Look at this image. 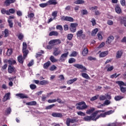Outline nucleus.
I'll return each mask as SVG.
<instances>
[{
    "label": "nucleus",
    "mask_w": 126,
    "mask_h": 126,
    "mask_svg": "<svg viewBox=\"0 0 126 126\" xmlns=\"http://www.w3.org/2000/svg\"><path fill=\"white\" fill-rule=\"evenodd\" d=\"M101 112H102V113H104L105 112V110L96 111L92 114V116H87L84 117L83 120L86 122H90V121H96L95 118H96L97 115H98V114H100Z\"/></svg>",
    "instance_id": "1"
},
{
    "label": "nucleus",
    "mask_w": 126,
    "mask_h": 126,
    "mask_svg": "<svg viewBox=\"0 0 126 126\" xmlns=\"http://www.w3.org/2000/svg\"><path fill=\"white\" fill-rule=\"evenodd\" d=\"M76 105L78 106L76 107L78 110H85V109H87V105L84 101L79 102Z\"/></svg>",
    "instance_id": "2"
},
{
    "label": "nucleus",
    "mask_w": 126,
    "mask_h": 126,
    "mask_svg": "<svg viewBox=\"0 0 126 126\" xmlns=\"http://www.w3.org/2000/svg\"><path fill=\"white\" fill-rule=\"evenodd\" d=\"M26 49H27V44L25 42H23V53L24 54V55H23L24 59H25V58H26L27 55H28V53H29V51H28Z\"/></svg>",
    "instance_id": "3"
},
{
    "label": "nucleus",
    "mask_w": 126,
    "mask_h": 126,
    "mask_svg": "<svg viewBox=\"0 0 126 126\" xmlns=\"http://www.w3.org/2000/svg\"><path fill=\"white\" fill-rule=\"evenodd\" d=\"M78 26V24L75 23H71L69 29L71 31V32H72L73 33H74V32H76V27Z\"/></svg>",
    "instance_id": "4"
},
{
    "label": "nucleus",
    "mask_w": 126,
    "mask_h": 126,
    "mask_svg": "<svg viewBox=\"0 0 126 126\" xmlns=\"http://www.w3.org/2000/svg\"><path fill=\"white\" fill-rule=\"evenodd\" d=\"M61 20L64 21H69L70 22H73L74 20L71 17L63 16L61 18Z\"/></svg>",
    "instance_id": "5"
},
{
    "label": "nucleus",
    "mask_w": 126,
    "mask_h": 126,
    "mask_svg": "<svg viewBox=\"0 0 126 126\" xmlns=\"http://www.w3.org/2000/svg\"><path fill=\"white\" fill-rule=\"evenodd\" d=\"M74 123H76V120L74 119H69L67 118L66 121V124L67 126H69V124H74Z\"/></svg>",
    "instance_id": "6"
},
{
    "label": "nucleus",
    "mask_w": 126,
    "mask_h": 126,
    "mask_svg": "<svg viewBox=\"0 0 126 126\" xmlns=\"http://www.w3.org/2000/svg\"><path fill=\"white\" fill-rule=\"evenodd\" d=\"M73 66H74V67H76L77 68L82 69V71H81L82 72L86 70V68L80 64H75L73 65Z\"/></svg>",
    "instance_id": "7"
},
{
    "label": "nucleus",
    "mask_w": 126,
    "mask_h": 126,
    "mask_svg": "<svg viewBox=\"0 0 126 126\" xmlns=\"http://www.w3.org/2000/svg\"><path fill=\"white\" fill-rule=\"evenodd\" d=\"M76 35L79 38H85V34L83 33V31L82 30L78 31Z\"/></svg>",
    "instance_id": "8"
},
{
    "label": "nucleus",
    "mask_w": 126,
    "mask_h": 126,
    "mask_svg": "<svg viewBox=\"0 0 126 126\" xmlns=\"http://www.w3.org/2000/svg\"><path fill=\"white\" fill-rule=\"evenodd\" d=\"M114 37L113 35H110L108 36L107 39L106 44H107V45H109L111 44L114 40Z\"/></svg>",
    "instance_id": "9"
},
{
    "label": "nucleus",
    "mask_w": 126,
    "mask_h": 126,
    "mask_svg": "<svg viewBox=\"0 0 126 126\" xmlns=\"http://www.w3.org/2000/svg\"><path fill=\"white\" fill-rule=\"evenodd\" d=\"M67 56H68V52H67L66 53L62 54L60 58L61 62H64L65 59H66V58L67 57Z\"/></svg>",
    "instance_id": "10"
},
{
    "label": "nucleus",
    "mask_w": 126,
    "mask_h": 126,
    "mask_svg": "<svg viewBox=\"0 0 126 126\" xmlns=\"http://www.w3.org/2000/svg\"><path fill=\"white\" fill-rule=\"evenodd\" d=\"M10 99V93H8L5 94L4 97L2 99L3 102H5V101H7V100H9Z\"/></svg>",
    "instance_id": "11"
},
{
    "label": "nucleus",
    "mask_w": 126,
    "mask_h": 126,
    "mask_svg": "<svg viewBox=\"0 0 126 126\" xmlns=\"http://www.w3.org/2000/svg\"><path fill=\"white\" fill-rule=\"evenodd\" d=\"M16 96L18 97H20L21 99H24V98L27 99V98H28V96H27V95L24 94H16Z\"/></svg>",
    "instance_id": "12"
},
{
    "label": "nucleus",
    "mask_w": 126,
    "mask_h": 126,
    "mask_svg": "<svg viewBox=\"0 0 126 126\" xmlns=\"http://www.w3.org/2000/svg\"><path fill=\"white\" fill-rule=\"evenodd\" d=\"M123 50H119L116 53V59H121L123 56Z\"/></svg>",
    "instance_id": "13"
},
{
    "label": "nucleus",
    "mask_w": 126,
    "mask_h": 126,
    "mask_svg": "<svg viewBox=\"0 0 126 126\" xmlns=\"http://www.w3.org/2000/svg\"><path fill=\"white\" fill-rule=\"evenodd\" d=\"M47 3L49 5H56V4H58V1H57V0H49L47 1Z\"/></svg>",
    "instance_id": "14"
},
{
    "label": "nucleus",
    "mask_w": 126,
    "mask_h": 126,
    "mask_svg": "<svg viewBox=\"0 0 126 126\" xmlns=\"http://www.w3.org/2000/svg\"><path fill=\"white\" fill-rule=\"evenodd\" d=\"M52 116L54 118H63V114L60 113H53L52 114Z\"/></svg>",
    "instance_id": "15"
},
{
    "label": "nucleus",
    "mask_w": 126,
    "mask_h": 126,
    "mask_svg": "<svg viewBox=\"0 0 126 126\" xmlns=\"http://www.w3.org/2000/svg\"><path fill=\"white\" fill-rule=\"evenodd\" d=\"M94 111H95V108L91 107L90 109H88L86 111V114H87L88 115H91V114H93Z\"/></svg>",
    "instance_id": "16"
},
{
    "label": "nucleus",
    "mask_w": 126,
    "mask_h": 126,
    "mask_svg": "<svg viewBox=\"0 0 126 126\" xmlns=\"http://www.w3.org/2000/svg\"><path fill=\"white\" fill-rule=\"evenodd\" d=\"M77 80V78H75L74 79L69 80L67 81V84H68V85H70L71 84L74 83V82H75V81Z\"/></svg>",
    "instance_id": "17"
},
{
    "label": "nucleus",
    "mask_w": 126,
    "mask_h": 126,
    "mask_svg": "<svg viewBox=\"0 0 126 126\" xmlns=\"http://www.w3.org/2000/svg\"><path fill=\"white\" fill-rule=\"evenodd\" d=\"M15 1V0H6L4 3L6 6H8L10 3H13Z\"/></svg>",
    "instance_id": "18"
},
{
    "label": "nucleus",
    "mask_w": 126,
    "mask_h": 126,
    "mask_svg": "<svg viewBox=\"0 0 126 126\" xmlns=\"http://www.w3.org/2000/svg\"><path fill=\"white\" fill-rule=\"evenodd\" d=\"M109 54V52L108 51H104L100 53L99 57L100 58H104L106 57L108 54Z\"/></svg>",
    "instance_id": "19"
},
{
    "label": "nucleus",
    "mask_w": 126,
    "mask_h": 126,
    "mask_svg": "<svg viewBox=\"0 0 126 126\" xmlns=\"http://www.w3.org/2000/svg\"><path fill=\"white\" fill-rule=\"evenodd\" d=\"M106 117V113H101L100 114L98 115H96V116L95 117V121H97V120H98V119H99V118H105Z\"/></svg>",
    "instance_id": "20"
},
{
    "label": "nucleus",
    "mask_w": 126,
    "mask_h": 126,
    "mask_svg": "<svg viewBox=\"0 0 126 126\" xmlns=\"http://www.w3.org/2000/svg\"><path fill=\"white\" fill-rule=\"evenodd\" d=\"M82 54L83 56H84V57H85V56H87V54H88V49L87 48V47L84 48Z\"/></svg>",
    "instance_id": "21"
},
{
    "label": "nucleus",
    "mask_w": 126,
    "mask_h": 126,
    "mask_svg": "<svg viewBox=\"0 0 126 126\" xmlns=\"http://www.w3.org/2000/svg\"><path fill=\"white\" fill-rule=\"evenodd\" d=\"M75 4H83L85 3V1L84 0H77L74 2Z\"/></svg>",
    "instance_id": "22"
},
{
    "label": "nucleus",
    "mask_w": 126,
    "mask_h": 126,
    "mask_svg": "<svg viewBox=\"0 0 126 126\" xmlns=\"http://www.w3.org/2000/svg\"><path fill=\"white\" fill-rule=\"evenodd\" d=\"M115 11L117 12V13H118V14H120V13H122V9H121V7L119 6H116L115 7Z\"/></svg>",
    "instance_id": "23"
},
{
    "label": "nucleus",
    "mask_w": 126,
    "mask_h": 126,
    "mask_svg": "<svg viewBox=\"0 0 126 126\" xmlns=\"http://www.w3.org/2000/svg\"><path fill=\"white\" fill-rule=\"evenodd\" d=\"M26 105H28V106H35V105H37V102L33 101L30 102H27L26 103Z\"/></svg>",
    "instance_id": "24"
},
{
    "label": "nucleus",
    "mask_w": 126,
    "mask_h": 126,
    "mask_svg": "<svg viewBox=\"0 0 126 126\" xmlns=\"http://www.w3.org/2000/svg\"><path fill=\"white\" fill-rule=\"evenodd\" d=\"M8 72L9 73H12V72H14V68L11 66V65H9L8 68Z\"/></svg>",
    "instance_id": "25"
},
{
    "label": "nucleus",
    "mask_w": 126,
    "mask_h": 126,
    "mask_svg": "<svg viewBox=\"0 0 126 126\" xmlns=\"http://www.w3.org/2000/svg\"><path fill=\"white\" fill-rule=\"evenodd\" d=\"M8 63L9 64V65H11L12 64H15L16 63V61L13 59H10L8 61Z\"/></svg>",
    "instance_id": "26"
},
{
    "label": "nucleus",
    "mask_w": 126,
    "mask_h": 126,
    "mask_svg": "<svg viewBox=\"0 0 126 126\" xmlns=\"http://www.w3.org/2000/svg\"><path fill=\"white\" fill-rule=\"evenodd\" d=\"M58 35H59V32L56 31H52L49 34V36H58Z\"/></svg>",
    "instance_id": "27"
},
{
    "label": "nucleus",
    "mask_w": 126,
    "mask_h": 126,
    "mask_svg": "<svg viewBox=\"0 0 126 126\" xmlns=\"http://www.w3.org/2000/svg\"><path fill=\"white\" fill-rule=\"evenodd\" d=\"M116 83L118 84L120 88L122 87V86H125V85H126V84L124 83V82L121 81H116Z\"/></svg>",
    "instance_id": "28"
},
{
    "label": "nucleus",
    "mask_w": 126,
    "mask_h": 126,
    "mask_svg": "<svg viewBox=\"0 0 126 126\" xmlns=\"http://www.w3.org/2000/svg\"><path fill=\"white\" fill-rule=\"evenodd\" d=\"M102 35H103V32H99L97 33V37L99 40H100V41L101 40H103V36H102Z\"/></svg>",
    "instance_id": "29"
},
{
    "label": "nucleus",
    "mask_w": 126,
    "mask_h": 126,
    "mask_svg": "<svg viewBox=\"0 0 126 126\" xmlns=\"http://www.w3.org/2000/svg\"><path fill=\"white\" fill-rule=\"evenodd\" d=\"M8 12L9 13L8 15H9L10 14H14L15 13V9L10 8L8 10Z\"/></svg>",
    "instance_id": "30"
},
{
    "label": "nucleus",
    "mask_w": 126,
    "mask_h": 126,
    "mask_svg": "<svg viewBox=\"0 0 126 126\" xmlns=\"http://www.w3.org/2000/svg\"><path fill=\"white\" fill-rule=\"evenodd\" d=\"M82 77H84V78H85L86 79H90V77L86 73H82Z\"/></svg>",
    "instance_id": "31"
},
{
    "label": "nucleus",
    "mask_w": 126,
    "mask_h": 126,
    "mask_svg": "<svg viewBox=\"0 0 126 126\" xmlns=\"http://www.w3.org/2000/svg\"><path fill=\"white\" fill-rule=\"evenodd\" d=\"M50 64H51V62H50V61L46 62L43 65L44 68H45V69L48 68V67L50 66Z\"/></svg>",
    "instance_id": "32"
},
{
    "label": "nucleus",
    "mask_w": 126,
    "mask_h": 126,
    "mask_svg": "<svg viewBox=\"0 0 126 126\" xmlns=\"http://www.w3.org/2000/svg\"><path fill=\"white\" fill-rule=\"evenodd\" d=\"M1 13H2V14H6V15H8V14H9V13L8 12V10H6L4 8H2L1 10Z\"/></svg>",
    "instance_id": "33"
},
{
    "label": "nucleus",
    "mask_w": 126,
    "mask_h": 126,
    "mask_svg": "<svg viewBox=\"0 0 126 126\" xmlns=\"http://www.w3.org/2000/svg\"><path fill=\"white\" fill-rule=\"evenodd\" d=\"M98 31H99V30L97 28L94 29L92 32V36H95L96 34H97V32H98Z\"/></svg>",
    "instance_id": "34"
},
{
    "label": "nucleus",
    "mask_w": 126,
    "mask_h": 126,
    "mask_svg": "<svg viewBox=\"0 0 126 126\" xmlns=\"http://www.w3.org/2000/svg\"><path fill=\"white\" fill-rule=\"evenodd\" d=\"M50 61L52 62V63H57L58 62V60H57L53 56H51L50 58Z\"/></svg>",
    "instance_id": "35"
},
{
    "label": "nucleus",
    "mask_w": 126,
    "mask_h": 126,
    "mask_svg": "<svg viewBox=\"0 0 126 126\" xmlns=\"http://www.w3.org/2000/svg\"><path fill=\"white\" fill-rule=\"evenodd\" d=\"M40 85H46V84H49V81L46 80H42L39 82Z\"/></svg>",
    "instance_id": "36"
},
{
    "label": "nucleus",
    "mask_w": 126,
    "mask_h": 126,
    "mask_svg": "<svg viewBox=\"0 0 126 126\" xmlns=\"http://www.w3.org/2000/svg\"><path fill=\"white\" fill-rule=\"evenodd\" d=\"M23 58L22 55H20L18 57V61L20 63H23Z\"/></svg>",
    "instance_id": "37"
},
{
    "label": "nucleus",
    "mask_w": 126,
    "mask_h": 126,
    "mask_svg": "<svg viewBox=\"0 0 126 126\" xmlns=\"http://www.w3.org/2000/svg\"><path fill=\"white\" fill-rule=\"evenodd\" d=\"M124 97L121 95H117L115 97L114 99L116 101H120V100H122Z\"/></svg>",
    "instance_id": "38"
},
{
    "label": "nucleus",
    "mask_w": 126,
    "mask_h": 126,
    "mask_svg": "<svg viewBox=\"0 0 126 126\" xmlns=\"http://www.w3.org/2000/svg\"><path fill=\"white\" fill-rule=\"evenodd\" d=\"M99 98V94H96L94 96H93L91 99L90 101H95V100H97V99Z\"/></svg>",
    "instance_id": "39"
},
{
    "label": "nucleus",
    "mask_w": 126,
    "mask_h": 126,
    "mask_svg": "<svg viewBox=\"0 0 126 126\" xmlns=\"http://www.w3.org/2000/svg\"><path fill=\"white\" fill-rule=\"evenodd\" d=\"M103 104H101V106H105V105L108 106V105H110V104H111V101L109 100H106Z\"/></svg>",
    "instance_id": "40"
},
{
    "label": "nucleus",
    "mask_w": 126,
    "mask_h": 126,
    "mask_svg": "<svg viewBox=\"0 0 126 126\" xmlns=\"http://www.w3.org/2000/svg\"><path fill=\"white\" fill-rule=\"evenodd\" d=\"M48 5H49L48 2H47L46 3L39 4V6L42 8L46 7V6H48Z\"/></svg>",
    "instance_id": "41"
},
{
    "label": "nucleus",
    "mask_w": 126,
    "mask_h": 126,
    "mask_svg": "<svg viewBox=\"0 0 126 126\" xmlns=\"http://www.w3.org/2000/svg\"><path fill=\"white\" fill-rule=\"evenodd\" d=\"M7 22L10 28H12V27H13V23L12 22V20H7Z\"/></svg>",
    "instance_id": "42"
},
{
    "label": "nucleus",
    "mask_w": 126,
    "mask_h": 126,
    "mask_svg": "<svg viewBox=\"0 0 126 126\" xmlns=\"http://www.w3.org/2000/svg\"><path fill=\"white\" fill-rule=\"evenodd\" d=\"M4 37H8V35H9V32H8V30L7 29H5L4 31Z\"/></svg>",
    "instance_id": "43"
},
{
    "label": "nucleus",
    "mask_w": 126,
    "mask_h": 126,
    "mask_svg": "<svg viewBox=\"0 0 126 126\" xmlns=\"http://www.w3.org/2000/svg\"><path fill=\"white\" fill-rule=\"evenodd\" d=\"M57 14H58V11H55L52 12V16H53L54 19H56Z\"/></svg>",
    "instance_id": "44"
},
{
    "label": "nucleus",
    "mask_w": 126,
    "mask_h": 126,
    "mask_svg": "<svg viewBox=\"0 0 126 126\" xmlns=\"http://www.w3.org/2000/svg\"><path fill=\"white\" fill-rule=\"evenodd\" d=\"M55 39H52L49 42V44L52 46H55L56 45Z\"/></svg>",
    "instance_id": "45"
},
{
    "label": "nucleus",
    "mask_w": 126,
    "mask_h": 126,
    "mask_svg": "<svg viewBox=\"0 0 126 126\" xmlns=\"http://www.w3.org/2000/svg\"><path fill=\"white\" fill-rule=\"evenodd\" d=\"M90 10H92V11H93V10H97L98 9V6H94L90 7Z\"/></svg>",
    "instance_id": "46"
},
{
    "label": "nucleus",
    "mask_w": 126,
    "mask_h": 126,
    "mask_svg": "<svg viewBox=\"0 0 126 126\" xmlns=\"http://www.w3.org/2000/svg\"><path fill=\"white\" fill-rule=\"evenodd\" d=\"M30 87L31 89H32V90H34V89H36V88H37V86L34 84H31L30 85Z\"/></svg>",
    "instance_id": "47"
},
{
    "label": "nucleus",
    "mask_w": 126,
    "mask_h": 126,
    "mask_svg": "<svg viewBox=\"0 0 126 126\" xmlns=\"http://www.w3.org/2000/svg\"><path fill=\"white\" fill-rule=\"evenodd\" d=\"M68 63H75V59L74 58H70Z\"/></svg>",
    "instance_id": "48"
},
{
    "label": "nucleus",
    "mask_w": 126,
    "mask_h": 126,
    "mask_svg": "<svg viewBox=\"0 0 126 126\" xmlns=\"http://www.w3.org/2000/svg\"><path fill=\"white\" fill-rule=\"evenodd\" d=\"M77 56V52L76 51H73L72 52V54L70 55V57H76Z\"/></svg>",
    "instance_id": "49"
},
{
    "label": "nucleus",
    "mask_w": 126,
    "mask_h": 126,
    "mask_svg": "<svg viewBox=\"0 0 126 126\" xmlns=\"http://www.w3.org/2000/svg\"><path fill=\"white\" fill-rule=\"evenodd\" d=\"M12 54V50L11 49H8V50L7 51V55L11 56Z\"/></svg>",
    "instance_id": "50"
},
{
    "label": "nucleus",
    "mask_w": 126,
    "mask_h": 126,
    "mask_svg": "<svg viewBox=\"0 0 126 126\" xmlns=\"http://www.w3.org/2000/svg\"><path fill=\"white\" fill-rule=\"evenodd\" d=\"M106 99H107V97H106V96L100 95L99 96V99L100 100V101H104V100H106Z\"/></svg>",
    "instance_id": "51"
},
{
    "label": "nucleus",
    "mask_w": 126,
    "mask_h": 126,
    "mask_svg": "<svg viewBox=\"0 0 126 126\" xmlns=\"http://www.w3.org/2000/svg\"><path fill=\"white\" fill-rule=\"evenodd\" d=\"M56 69H57V66H56V65H53L50 68V70H51V71H53Z\"/></svg>",
    "instance_id": "52"
},
{
    "label": "nucleus",
    "mask_w": 126,
    "mask_h": 126,
    "mask_svg": "<svg viewBox=\"0 0 126 126\" xmlns=\"http://www.w3.org/2000/svg\"><path fill=\"white\" fill-rule=\"evenodd\" d=\"M23 37H24V36L21 33H19L18 35V37L19 39V40H22V39H23Z\"/></svg>",
    "instance_id": "53"
},
{
    "label": "nucleus",
    "mask_w": 126,
    "mask_h": 126,
    "mask_svg": "<svg viewBox=\"0 0 126 126\" xmlns=\"http://www.w3.org/2000/svg\"><path fill=\"white\" fill-rule=\"evenodd\" d=\"M34 16L35 15L33 13L28 14V17L29 18H30V19L33 18Z\"/></svg>",
    "instance_id": "54"
},
{
    "label": "nucleus",
    "mask_w": 126,
    "mask_h": 126,
    "mask_svg": "<svg viewBox=\"0 0 126 126\" xmlns=\"http://www.w3.org/2000/svg\"><path fill=\"white\" fill-rule=\"evenodd\" d=\"M120 76V74L117 75V73H115L114 74L111 75L110 76V78H117V77H118V76Z\"/></svg>",
    "instance_id": "55"
},
{
    "label": "nucleus",
    "mask_w": 126,
    "mask_h": 126,
    "mask_svg": "<svg viewBox=\"0 0 126 126\" xmlns=\"http://www.w3.org/2000/svg\"><path fill=\"white\" fill-rule=\"evenodd\" d=\"M53 54L54 56H55V57H57V56H58V55H60V54H61V51L53 52Z\"/></svg>",
    "instance_id": "56"
},
{
    "label": "nucleus",
    "mask_w": 126,
    "mask_h": 126,
    "mask_svg": "<svg viewBox=\"0 0 126 126\" xmlns=\"http://www.w3.org/2000/svg\"><path fill=\"white\" fill-rule=\"evenodd\" d=\"M77 115H78L79 116H85V113L84 112H82L81 111H79L77 112Z\"/></svg>",
    "instance_id": "57"
},
{
    "label": "nucleus",
    "mask_w": 126,
    "mask_h": 126,
    "mask_svg": "<svg viewBox=\"0 0 126 126\" xmlns=\"http://www.w3.org/2000/svg\"><path fill=\"white\" fill-rule=\"evenodd\" d=\"M114 111L113 110H110V111H108L105 113L106 116H107V115H111V114H113V113H114Z\"/></svg>",
    "instance_id": "58"
},
{
    "label": "nucleus",
    "mask_w": 126,
    "mask_h": 126,
    "mask_svg": "<svg viewBox=\"0 0 126 126\" xmlns=\"http://www.w3.org/2000/svg\"><path fill=\"white\" fill-rule=\"evenodd\" d=\"M121 126V123H111V126Z\"/></svg>",
    "instance_id": "59"
},
{
    "label": "nucleus",
    "mask_w": 126,
    "mask_h": 126,
    "mask_svg": "<svg viewBox=\"0 0 126 126\" xmlns=\"http://www.w3.org/2000/svg\"><path fill=\"white\" fill-rule=\"evenodd\" d=\"M73 37V34H69L67 35V39L68 40H71L72 39V37Z\"/></svg>",
    "instance_id": "60"
},
{
    "label": "nucleus",
    "mask_w": 126,
    "mask_h": 126,
    "mask_svg": "<svg viewBox=\"0 0 126 126\" xmlns=\"http://www.w3.org/2000/svg\"><path fill=\"white\" fill-rule=\"evenodd\" d=\"M48 102V103H56V102H57V99H49Z\"/></svg>",
    "instance_id": "61"
},
{
    "label": "nucleus",
    "mask_w": 126,
    "mask_h": 126,
    "mask_svg": "<svg viewBox=\"0 0 126 126\" xmlns=\"http://www.w3.org/2000/svg\"><path fill=\"white\" fill-rule=\"evenodd\" d=\"M121 91L123 92V93H125L126 91V88L124 87H120Z\"/></svg>",
    "instance_id": "62"
},
{
    "label": "nucleus",
    "mask_w": 126,
    "mask_h": 126,
    "mask_svg": "<svg viewBox=\"0 0 126 126\" xmlns=\"http://www.w3.org/2000/svg\"><path fill=\"white\" fill-rule=\"evenodd\" d=\"M17 15L18 16H22V12L20 10L17 11Z\"/></svg>",
    "instance_id": "63"
},
{
    "label": "nucleus",
    "mask_w": 126,
    "mask_h": 126,
    "mask_svg": "<svg viewBox=\"0 0 126 126\" xmlns=\"http://www.w3.org/2000/svg\"><path fill=\"white\" fill-rule=\"evenodd\" d=\"M122 23L124 24V26L126 27V18H124L122 20Z\"/></svg>",
    "instance_id": "64"
}]
</instances>
